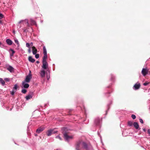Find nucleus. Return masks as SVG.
<instances>
[{
	"label": "nucleus",
	"mask_w": 150,
	"mask_h": 150,
	"mask_svg": "<svg viewBox=\"0 0 150 150\" xmlns=\"http://www.w3.org/2000/svg\"><path fill=\"white\" fill-rule=\"evenodd\" d=\"M75 147L76 150H81V149L88 150L87 144L81 139L79 140L76 142Z\"/></svg>",
	"instance_id": "f257e3e1"
},
{
	"label": "nucleus",
	"mask_w": 150,
	"mask_h": 150,
	"mask_svg": "<svg viewBox=\"0 0 150 150\" xmlns=\"http://www.w3.org/2000/svg\"><path fill=\"white\" fill-rule=\"evenodd\" d=\"M62 133L63 135L64 138L66 141L69 142L70 140L73 139L74 135H70L69 131L66 128H62Z\"/></svg>",
	"instance_id": "f03ea898"
},
{
	"label": "nucleus",
	"mask_w": 150,
	"mask_h": 150,
	"mask_svg": "<svg viewBox=\"0 0 150 150\" xmlns=\"http://www.w3.org/2000/svg\"><path fill=\"white\" fill-rule=\"evenodd\" d=\"M18 25L20 26V28L21 27L25 28L27 27H30V24L28 23V20L27 19L20 21L18 22Z\"/></svg>",
	"instance_id": "7ed1b4c3"
},
{
	"label": "nucleus",
	"mask_w": 150,
	"mask_h": 150,
	"mask_svg": "<svg viewBox=\"0 0 150 150\" xmlns=\"http://www.w3.org/2000/svg\"><path fill=\"white\" fill-rule=\"evenodd\" d=\"M30 74L26 76L24 81L27 83L29 82L32 78V75L30 74L31 71H30Z\"/></svg>",
	"instance_id": "20e7f679"
},
{
	"label": "nucleus",
	"mask_w": 150,
	"mask_h": 150,
	"mask_svg": "<svg viewBox=\"0 0 150 150\" xmlns=\"http://www.w3.org/2000/svg\"><path fill=\"white\" fill-rule=\"evenodd\" d=\"M42 67L44 69H47L48 67V64L47 61H42Z\"/></svg>",
	"instance_id": "39448f33"
},
{
	"label": "nucleus",
	"mask_w": 150,
	"mask_h": 150,
	"mask_svg": "<svg viewBox=\"0 0 150 150\" xmlns=\"http://www.w3.org/2000/svg\"><path fill=\"white\" fill-rule=\"evenodd\" d=\"M148 69L145 68H143L142 71V73L144 76H145L148 74Z\"/></svg>",
	"instance_id": "423d86ee"
},
{
	"label": "nucleus",
	"mask_w": 150,
	"mask_h": 150,
	"mask_svg": "<svg viewBox=\"0 0 150 150\" xmlns=\"http://www.w3.org/2000/svg\"><path fill=\"white\" fill-rule=\"evenodd\" d=\"M140 83H136L134 86V89L135 90H137L140 88Z\"/></svg>",
	"instance_id": "0eeeda50"
},
{
	"label": "nucleus",
	"mask_w": 150,
	"mask_h": 150,
	"mask_svg": "<svg viewBox=\"0 0 150 150\" xmlns=\"http://www.w3.org/2000/svg\"><path fill=\"white\" fill-rule=\"evenodd\" d=\"M30 25H35L36 26V27H37V24L35 22V21L33 20V19H30Z\"/></svg>",
	"instance_id": "6e6552de"
},
{
	"label": "nucleus",
	"mask_w": 150,
	"mask_h": 150,
	"mask_svg": "<svg viewBox=\"0 0 150 150\" xmlns=\"http://www.w3.org/2000/svg\"><path fill=\"white\" fill-rule=\"evenodd\" d=\"M133 125L134 127L136 129H139V126L138 123L136 122H134L133 123Z\"/></svg>",
	"instance_id": "1a4fd4ad"
},
{
	"label": "nucleus",
	"mask_w": 150,
	"mask_h": 150,
	"mask_svg": "<svg viewBox=\"0 0 150 150\" xmlns=\"http://www.w3.org/2000/svg\"><path fill=\"white\" fill-rule=\"evenodd\" d=\"M25 82L23 81L22 82V84L25 88H28L29 87V85L28 83H25Z\"/></svg>",
	"instance_id": "9d476101"
},
{
	"label": "nucleus",
	"mask_w": 150,
	"mask_h": 150,
	"mask_svg": "<svg viewBox=\"0 0 150 150\" xmlns=\"http://www.w3.org/2000/svg\"><path fill=\"white\" fill-rule=\"evenodd\" d=\"M32 49L33 54H36L37 52V50L36 49L35 47V46H33L32 47Z\"/></svg>",
	"instance_id": "9b49d317"
},
{
	"label": "nucleus",
	"mask_w": 150,
	"mask_h": 150,
	"mask_svg": "<svg viewBox=\"0 0 150 150\" xmlns=\"http://www.w3.org/2000/svg\"><path fill=\"white\" fill-rule=\"evenodd\" d=\"M44 130V128L42 127H40L37 129L36 132L38 133H40L42 132Z\"/></svg>",
	"instance_id": "f8f14e48"
},
{
	"label": "nucleus",
	"mask_w": 150,
	"mask_h": 150,
	"mask_svg": "<svg viewBox=\"0 0 150 150\" xmlns=\"http://www.w3.org/2000/svg\"><path fill=\"white\" fill-rule=\"evenodd\" d=\"M101 120L99 118H97L95 120V122L96 125H98L99 124V123H100Z\"/></svg>",
	"instance_id": "ddd939ff"
},
{
	"label": "nucleus",
	"mask_w": 150,
	"mask_h": 150,
	"mask_svg": "<svg viewBox=\"0 0 150 150\" xmlns=\"http://www.w3.org/2000/svg\"><path fill=\"white\" fill-rule=\"evenodd\" d=\"M53 131V129H50L48 130L47 133V136H49L52 135V132Z\"/></svg>",
	"instance_id": "4468645a"
},
{
	"label": "nucleus",
	"mask_w": 150,
	"mask_h": 150,
	"mask_svg": "<svg viewBox=\"0 0 150 150\" xmlns=\"http://www.w3.org/2000/svg\"><path fill=\"white\" fill-rule=\"evenodd\" d=\"M28 59L29 61L32 63H34L35 61V60L31 56H30L28 57Z\"/></svg>",
	"instance_id": "2eb2a0df"
},
{
	"label": "nucleus",
	"mask_w": 150,
	"mask_h": 150,
	"mask_svg": "<svg viewBox=\"0 0 150 150\" xmlns=\"http://www.w3.org/2000/svg\"><path fill=\"white\" fill-rule=\"evenodd\" d=\"M45 72L44 70H42L41 71L40 75L42 77H43L45 76Z\"/></svg>",
	"instance_id": "dca6fc26"
},
{
	"label": "nucleus",
	"mask_w": 150,
	"mask_h": 150,
	"mask_svg": "<svg viewBox=\"0 0 150 150\" xmlns=\"http://www.w3.org/2000/svg\"><path fill=\"white\" fill-rule=\"evenodd\" d=\"M7 69L11 72L13 71L14 70L13 68L11 66H9L7 68Z\"/></svg>",
	"instance_id": "f3484780"
},
{
	"label": "nucleus",
	"mask_w": 150,
	"mask_h": 150,
	"mask_svg": "<svg viewBox=\"0 0 150 150\" xmlns=\"http://www.w3.org/2000/svg\"><path fill=\"white\" fill-rule=\"evenodd\" d=\"M44 55L42 59V61H47V54H44Z\"/></svg>",
	"instance_id": "a211bd4d"
},
{
	"label": "nucleus",
	"mask_w": 150,
	"mask_h": 150,
	"mask_svg": "<svg viewBox=\"0 0 150 150\" xmlns=\"http://www.w3.org/2000/svg\"><path fill=\"white\" fill-rule=\"evenodd\" d=\"M7 43L9 45H11L12 44V42L11 40L9 39H8L6 40Z\"/></svg>",
	"instance_id": "6ab92c4d"
},
{
	"label": "nucleus",
	"mask_w": 150,
	"mask_h": 150,
	"mask_svg": "<svg viewBox=\"0 0 150 150\" xmlns=\"http://www.w3.org/2000/svg\"><path fill=\"white\" fill-rule=\"evenodd\" d=\"M32 95L30 94L26 96L25 97V98L27 100H28L29 99L32 98Z\"/></svg>",
	"instance_id": "aec40b11"
},
{
	"label": "nucleus",
	"mask_w": 150,
	"mask_h": 150,
	"mask_svg": "<svg viewBox=\"0 0 150 150\" xmlns=\"http://www.w3.org/2000/svg\"><path fill=\"white\" fill-rule=\"evenodd\" d=\"M10 51H11L12 52V53H10V56L11 57L13 56V54L15 53V51L13 49H10L9 50Z\"/></svg>",
	"instance_id": "412c9836"
},
{
	"label": "nucleus",
	"mask_w": 150,
	"mask_h": 150,
	"mask_svg": "<svg viewBox=\"0 0 150 150\" xmlns=\"http://www.w3.org/2000/svg\"><path fill=\"white\" fill-rule=\"evenodd\" d=\"M133 124V123L131 121H128L127 122V125L128 126H132Z\"/></svg>",
	"instance_id": "4be33fe9"
},
{
	"label": "nucleus",
	"mask_w": 150,
	"mask_h": 150,
	"mask_svg": "<svg viewBox=\"0 0 150 150\" xmlns=\"http://www.w3.org/2000/svg\"><path fill=\"white\" fill-rule=\"evenodd\" d=\"M0 82L3 85H4L5 82L2 79L0 78Z\"/></svg>",
	"instance_id": "5701e85b"
},
{
	"label": "nucleus",
	"mask_w": 150,
	"mask_h": 150,
	"mask_svg": "<svg viewBox=\"0 0 150 150\" xmlns=\"http://www.w3.org/2000/svg\"><path fill=\"white\" fill-rule=\"evenodd\" d=\"M43 50L44 54H47L46 50L45 47H43Z\"/></svg>",
	"instance_id": "b1692460"
},
{
	"label": "nucleus",
	"mask_w": 150,
	"mask_h": 150,
	"mask_svg": "<svg viewBox=\"0 0 150 150\" xmlns=\"http://www.w3.org/2000/svg\"><path fill=\"white\" fill-rule=\"evenodd\" d=\"M16 91V90H14V89H13L12 91L11 92V94L12 95H13L14 94V93Z\"/></svg>",
	"instance_id": "393cba45"
},
{
	"label": "nucleus",
	"mask_w": 150,
	"mask_h": 150,
	"mask_svg": "<svg viewBox=\"0 0 150 150\" xmlns=\"http://www.w3.org/2000/svg\"><path fill=\"white\" fill-rule=\"evenodd\" d=\"M21 92L22 93H25L27 92V91L25 89H23L22 90Z\"/></svg>",
	"instance_id": "a878e982"
},
{
	"label": "nucleus",
	"mask_w": 150,
	"mask_h": 150,
	"mask_svg": "<svg viewBox=\"0 0 150 150\" xmlns=\"http://www.w3.org/2000/svg\"><path fill=\"white\" fill-rule=\"evenodd\" d=\"M17 85L16 84H15L14 85V87H13V89H14V90L16 91V90L17 89Z\"/></svg>",
	"instance_id": "bb28decb"
},
{
	"label": "nucleus",
	"mask_w": 150,
	"mask_h": 150,
	"mask_svg": "<svg viewBox=\"0 0 150 150\" xmlns=\"http://www.w3.org/2000/svg\"><path fill=\"white\" fill-rule=\"evenodd\" d=\"M131 117L133 120L135 119L136 118V116L133 114L132 115Z\"/></svg>",
	"instance_id": "cd10ccee"
},
{
	"label": "nucleus",
	"mask_w": 150,
	"mask_h": 150,
	"mask_svg": "<svg viewBox=\"0 0 150 150\" xmlns=\"http://www.w3.org/2000/svg\"><path fill=\"white\" fill-rule=\"evenodd\" d=\"M14 41H15V43L17 44L18 45H19V42L17 39H15L14 40Z\"/></svg>",
	"instance_id": "c85d7f7f"
},
{
	"label": "nucleus",
	"mask_w": 150,
	"mask_h": 150,
	"mask_svg": "<svg viewBox=\"0 0 150 150\" xmlns=\"http://www.w3.org/2000/svg\"><path fill=\"white\" fill-rule=\"evenodd\" d=\"M35 57L36 58L38 59L39 57V54H35Z\"/></svg>",
	"instance_id": "c756f323"
},
{
	"label": "nucleus",
	"mask_w": 150,
	"mask_h": 150,
	"mask_svg": "<svg viewBox=\"0 0 150 150\" xmlns=\"http://www.w3.org/2000/svg\"><path fill=\"white\" fill-rule=\"evenodd\" d=\"M56 138H57V139H58L60 140H62L61 138L59 135H58L57 136H56Z\"/></svg>",
	"instance_id": "7c9ffc66"
},
{
	"label": "nucleus",
	"mask_w": 150,
	"mask_h": 150,
	"mask_svg": "<svg viewBox=\"0 0 150 150\" xmlns=\"http://www.w3.org/2000/svg\"><path fill=\"white\" fill-rule=\"evenodd\" d=\"M139 121L142 124H143L144 123V122H143V120H142V119L141 118H140L139 119Z\"/></svg>",
	"instance_id": "2f4dec72"
},
{
	"label": "nucleus",
	"mask_w": 150,
	"mask_h": 150,
	"mask_svg": "<svg viewBox=\"0 0 150 150\" xmlns=\"http://www.w3.org/2000/svg\"><path fill=\"white\" fill-rule=\"evenodd\" d=\"M149 83L146 82L145 83H143V85L144 86H147L149 84Z\"/></svg>",
	"instance_id": "473e14b6"
},
{
	"label": "nucleus",
	"mask_w": 150,
	"mask_h": 150,
	"mask_svg": "<svg viewBox=\"0 0 150 150\" xmlns=\"http://www.w3.org/2000/svg\"><path fill=\"white\" fill-rule=\"evenodd\" d=\"M3 17H4L3 15L1 13H0V19H1V18H3Z\"/></svg>",
	"instance_id": "72a5a7b5"
},
{
	"label": "nucleus",
	"mask_w": 150,
	"mask_h": 150,
	"mask_svg": "<svg viewBox=\"0 0 150 150\" xmlns=\"http://www.w3.org/2000/svg\"><path fill=\"white\" fill-rule=\"evenodd\" d=\"M26 46L27 47H28L29 48V47H30V44L28 43H27L26 44Z\"/></svg>",
	"instance_id": "f704fd0d"
},
{
	"label": "nucleus",
	"mask_w": 150,
	"mask_h": 150,
	"mask_svg": "<svg viewBox=\"0 0 150 150\" xmlns=\"http://www.w3.org/2000/svg\"><path fill=\"white\" fill-rule=\"evenodd\" d=\"M28 52L29 53H30L31 52L30 47H29L28 50Z\"/></svg>",
	"instance_id": "c9c22d12"
},
{
	"label": "nucleus",
	"mask_w": 150,
	"mask_h": 150,
	"mask_svg": "<svg viewBox=\"0 0 150 150\" xmlns=\"http://www.w3.org/2000/svg\"><path fill=\"white\" fill-rule=\"evenodd\" d=\"M148 132L149 134H150V129H148Z\"/></svg>",
	"instance_id": "e433bc0d"
},
{
	"label": "nucleus",
	"mask_w": 150,
	"mask_h": 150,
	"mask_svg": "<svg viewBox=\"0 0 150 150\" xmlns=\"http://www.w3.org/2000/svg\"><path fill=\"white\" fill-rule=\"evenodd\" d=\"M57 132V131H54L53 130V132H52V134H54Z\"/></svg>",
	"instance_id": "4c0bfd02"
},
{
	"label": "nucleus",
	"mask_w": 150,
	"mask_h": 150,
	"mask_svg": "<svg viewBox=\"0 0 150 150\" xmlns=\"http://www.w3.org/2000/svg\"><path fill=\"white\" fill-rule=\"evenodd\" d=\"M23 31L24 32H26L27 31V29H24L23 30Z\"/></svg>",
	"instance_id": "58836bf2"
},
{
	"label": "nucleus",
	"mask_w": 150,
	"mask_h": 150,
	"mask_svg": "<svg viewBox=\"0 0 150 150\" xmlns=\"http://www.w3.org/2000/svg\"><path fill=\"white\" fill-rule=\"evenodd\" d=\"M33 42H31L30 43V45H31V46H33Z\"/></svg>",
	"instance_id": "ea45409f"
},
{
	"label": "nucleus",
	"mask_w": 150,
	"mask_h": 150,
	"mask_svg": "<svg viewBox=\"0 0 150 150\" xmlns=\"http://www.w3.org/2000/svg\"><path fill=\"white\" fill-rule=\"evenodd\" d=\"M36 62V63H37V64H39V63H40V62H39V61H37Z\"/></svg>",
	"instance_id": "a19ab883"
},
{
	"label": "nucleus",
	"mask_w": 150,
	"mask_h": 150,
	"mask_svg": "<svg viewBox=\"0 0 150 150\" xmlns=\"http://www.w3.org/2000/svg\"><path fill=\"white\" fill-rule=\"evenodd\" d=\"M0 24H2V21L1 20H0Z\"/></svg>",
	"instance_id": "79ce46f5"
},
{
	"label": "nucleus",
	"mask_w": 150,
	"mask_h": 150,
	"mask_svg": "<svg viewBox=\"0 0 150 150\" xmlns=\"http://www.w3.org/2000/svg\"><path fill=\"white\" fill-rule=\"evenodd\" d=\"M5 80L7 81H9V79H5Z\"/></svg>",
	"instance_id": "37998d69"
},
{
	"label": "nucleus",
	"mask_w": 150,
	"mask_h": 150,
	"mask_svg": "<svg viewBox=\"0 0 150 150\" xmlns=\"http://www.w3.org/2000/svg\"><path fill=\"white\" fill-rule=\"evenodd\" d=\"M13 33L15 34V31L14 30H13Z\"/></svg>",
	"instance_id": "c03bdc74"
},
{
	"label": "nucleus",
	"mask_w": 150,
	"mask_h": 150,
	"mask_svg": "<svg viewBox=\"0 0 150 150\" xmlns=\"http://www.w3.org/2000/svg\"><path fill=\"white\" fill-rule=\"evenodd\" d=\"M42 22H43V21L41 20V23H42Z\"/></svg>",
	"instance_id": "a18cd8bd"
},
{
	"label": "nucleus",
	"mask_w": 150,
	"mask_h": 150,
	"mask_svg": "<svg viewBox=\"0 0 150 150\" xmlns=\"http://www.w3.org/2000/svg\"><path fill=\"white\" fill-rule=\"evenodd\" d=\"M35 136H37V135L36 134H35Z\"/></svg>",
	"instance_id": "49530a36"
},
{
	"label": "nucleus",
	"mask_w": 150,
	"mask_h": 150,
	"mask_svg": "<svg viewBox=\"0 0 150 150\" xmlns=\"http://www.w3.org/2000/svg\"><path fill=\"white\" fill-rule=\"evenodd\" d=\"M1 42H0V45L1 44Z\"/></svg>",
	"instance_id": "de8ad7c7"
},
{
	"label": "nucleus",
	"mask_w": 150,
	"mask_h": 150,
	"mask_svg": "<svg viewBox=\"0 0 150 150\" xmlns=\"http://www.w3.org/2000/svg\"><path fill=\"white\" fill-rule=\"evenodd\" d=\"M47 79H48V78H49V77H48V78H47Z\"/></svg>",
	"instance_id": "09e8293b"
},
{
	"label": "nucleus",
	"mask_w": 150,
	"mask_h": 150,
	"mask_svg": "<svg viewBox=\"0 0 150 150\" xmlns=\"http://www.w3.org/2000/svg\"><path fill=\"white\" fill-rule=\"evenodd\" d=\"M47 79H48V78H49V77H48V78H47Z\"/></svg>",
	"instance_id": "8fccbe9b"
},
{
	"label": "nucleus",
	"mask_w": 150,
	"mask_h": 150,
	"mask_svg": "<svg viewBox=\"0 0 150 150\" xmlns=\"http://www.w3.org/2000/svg\"><path fill=\"white\" fill-rule=\"evenodd\" d=\"M1 63L0 62V65H1Z\"/></svg>",
	"instance_id": "3c124183"
}]
</instances>
